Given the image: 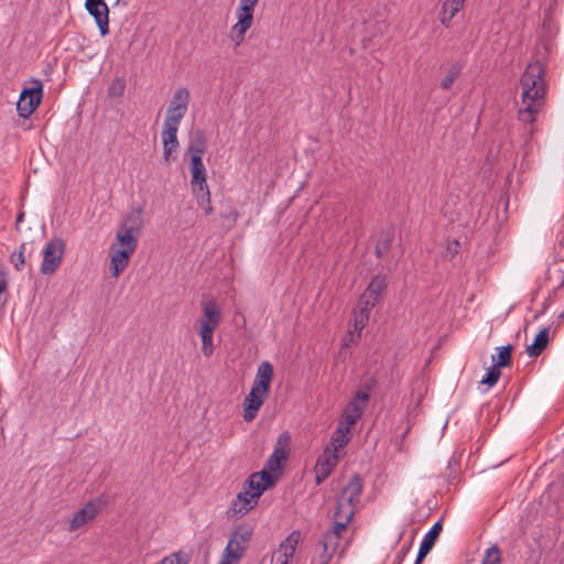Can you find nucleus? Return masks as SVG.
<instances>
[{
	"label": "nucleus",
	"instance_id": "ea45409f",
	"mask_svg": "<svg viewBox=\"0 0 564 564\" xmlns=\"http://www.w3.org/2000/svg\"><path fill=\"white\" fill-rule=\"evenodd\" d=\"M459 242L456 240L448 241L446 246V254L449 257L455 256L458 252Z\"/></svg>",
	"mask_w": 564,
	"mask_h": 564
},
{
	"label": "nucleus",
	"instance_id": "de8ad7c7",
	"mask_svg": "<svg viewBox=\"0 0 564 564\" xmlns=\"http://www.w3.org/2000/svg\"><path fill=\"white\" fill-rule=\"evenodd\" d=\"M23 219H24V214H23V213H21V214H19V215H18L17 223H18V224H19V223H22V221H23Z\"/></svg>",
	"mask_w": 564,
	"mask_h": 564
},
{
	"label": "nucleus",
	"instance_id": "58836bf2",
	"mask_svg": "<svg viewBox=\"0 0 564 564\" xmlns=\"http://www.w3.org/2000/svg\"><path fill=\"white\" fill-rule=\"evenodd\" d=\"M123 89H124V82L123 79H120V78H117L116 80L112 82L110 88H109V94L111 96H121L122 93H123Z\"/></svg>",
	"mask_w": 564,
	"mask_h": 564
},
{
	"label": "nucleus",
	"instance_id": "6ab92c4d",
	"mask_svg": "<svg viewBox=\"0 0 564 564\" xmlns=\"http://www.w3.org/2000/svg\"><path fill=\"white\" fill-rule=\"evenodd\" d=\"M177 124H166L163 122L162 130V144H163V158L165 162H170L172 153L178 148L180 143L177 140Z\"/></svg>",
	"mask_w": 564,
	"mask_h": 564
},
{
	"label": "nucleus",
	"instance_id": "49530a36",
	"mask_svg": "<svg viewBox=\"0 0 564 564\" xmlns=\"http://www.w3.org/2000/svg\"><path fill=\"white\" fill-rule=\"evenodd\" d=\"M90 0H86V3H89ZM91 3H99V4H106L105 0H91Z\"/></svg>",
	"mask_w": 564,
	"mask_h": 564
},
{
	"label": "nucleus",
	"instance_id": "79ce46f5",
	"mask_svg": "<svg viewBox=\"0 0 564 564\" xmlns=\"http://www.w3.org/2000/svg\"><path fill=\"white\" fill-rule=\"evenodd\" d=\"M410 549H411V543H409L408 545H404V546L401 547V550L398 552L397 557H395L397 564H401L402 563L404 557L410 552Z\"/></svg>",
	"mask_w": 564,
	"mask_h": 564
},
{
	"label": "nucleus",
	"instance_id": "2f4dec72",
	"mask_svg": "<svg viewBox=\"0 0 564 564\" xmlns=\"http://www.w3.org/2000/svg\"><path fill=\"white\" fill-rule=\"evenodd\" d=\"M360 417L361 414L358 413L352 406L346 405L338 423L351 429Z\"/></svg>",
	"mask_w": 564,
	"mask_h": 564
},
{
	"label": "nucleus",
	"instance_id": "20e7f679",
	"mask_svg": "<svg viewBox=\"0 0 564 564\" xmlns=\"http://www.w3.org/2000/svg\"><path fill=\"white\" fill-rule=\"evenodd\" d=\"M221 322V311L215 300L202 303V315L196 322L197 334L202 340V354L210 357L214 352V333Z\"/></svg>",
	"mask_w": 564,
	"mask_h": 564
},
{
	"label": "nucleus",
	"instance_id": "9b49d317",
	"mask_svg": "<svg viewBox=\"0 0 564 564\" xmlns=\"http://www.w3.org/2000/svg\"><path fill=\"white\" fill-rule=\"evenodd\" d=\"M301 541L302 532L293 530L272 553L270 564H290Z\"/></svg>",
	"mask_w": 564,
	"mask_h": 564
},
{
	"label": "nucleus",
	"instance_id": "0eeeda50",
	"mask_svg": "<svg viewBox=\"0 0 564 564\" xmlns=\"http://www.w3.org/2000/svg\"><path fill=\"white\" fill-rule=\"evenodd\" d=\"M30 86L25 87L21 94L20 99L17 104V110L20 117H30L35 109L39 107L43 97V84L40 79L32 78Z\"/></svg>",
	"mask_w": 564,
	"mask_h": 564
},
{
	"label": "nucleus",
	"instance_id": "4c0bfd02",
	"mask_svg": "<svg viewBox=\"0 0 564 564\" xmlns=\"http://www.w3.org/2000/svg\"><path fill=\"white\" fill-rule=\"evenodd\" d=\"M24 250H25V245L22 243L20 246L19 250L12 253V257H11L12 262L14 263V267L18 270H21L25 263Z\"/></svg>",
	"mask_w": 564,
	"mask_h": 564
},
{
	"label": "nucleus",
	"instance_id": "dca6fc26",
	"mask_svg": "<svg viewBox=\"0 0 564 564\" xmlns=\"http://www.w3.org/2000/svg\"><path fill=\"white\" fill-rule=\"evenodd\" d=\"M259 498L260 496H236L227 510L228 518H242L258 505Z\"/></svg>",
	"mask_w": 564,
	"mask_h": 564
},
{
	"label": "nucleus",
	"instance_id": "a18cd8bd",
	"mask_svg": "<svg viewBox=\"0 0 564 564\" xmlns=\"http://www.w3.org/2000/svg\"><path fill=\"white\" fill-rule=\"evenodd\" d=\"M426 555H427V553H422V551L419 550V553H417L414 564H422V562Z\"/></svg>",
	"mask_w": 564,
	"mask_h": 564
},
{
	"label": "nucleus",
	"instance_id": "f257e3e1",
	"mask_svg": "<svg viewBox=\"0 0 564 564\" xmlns=\"http://www.w3.org/2000/svg\"><path fill=\"white\" fill-rule=\"evenodd\" d=\"M521 102L518 119L523 123H533L545 104L544 68L539 62L527 66L521 77Z\"/></svg>",
	"mask_w": 564,
	"mask_h": 564
},
{
	"label": "nucleus",
	"instance_id": "e433bc0d",
	"mask_svg": "<svg viewBox=\"0 0 564 564\" xmlns=\"http://www.w3.org/2000/svg\"><path fill=\"white\" fill-rule=\"evenodd\" d=\"M349 522H346L345 520H335L334 519V525L330 530L325 532L324 534H332L335 533L336 535V542L339 544L340 535L343 531L346 530Z\"/></svg>",
	"mask_w": 564,
	"mask_h": 564
},
{
	"label": "nucleus",
	"instance_id": "09e8293b",
	"mask_svg": "<svg viewBox=\"0 0 564 564\" xmlns=\"http://www.w3.org/2000/svg\"><path fill=\"white\" fill-rule=\"evenodd\" d=\"M463 2H465V0H462Z\"/></svg>",
	"mask_w": 564,
	"mask_h": 564
},
{
	"label": "nucleus",
	"instance_id": "c85d7f7f",
	"mask_svg": "<svg viewBox=\"0 0 564 564\" xmlns=\"http://www.w3.org/2000/svg\"><path fill=\"white\" fill-rule=\"evenodd\" d=\"M369 393L367 391H358L355 397L348 402L347 406H352L361 415L369 401Z\"/></svg>",
	"mask_w": 564,
	"mask_h": 564
},
{
	"label": "nucleus",
	"instance_id": "39448f33",
	"mask_svg": "<svg viewBox=\"0 0 564 564\" xmlns=\"http://www.w3.org/2000/svg\"><path fill=\"white\" fill-rule=\"evenodd\" d=\"M252 534V527L245 523L238 524L230 534L224 550V555L218 564H238L248 547Z\"/></svg>",
	"mask_w": 564,
	"mask_h": 564
},
{
	"label": "nucleus",
	"instance_id": "a878e982",
	"mask_svg": "<svg viewBox=\"0 0 564 564\" xmlns=\"http://www.w3.org/2000/svg\"><path fill=\"white\" fill-rule=\"evenodd\" d=\"M187 152L189 153V158L203 159L206 152V137L202 130L195 131L188 143Z\"/></svg>",
	"mask_w": 564,
	"mask_h": 564
},
{
	"label": "nucleus",
	"instance_id": "1a4fd4ad",
	"mask_svg": "<svg viewBox=\"0 0 564 564\" xmlns=\"http://www.w3.org/2000/svg\"><path fill=\"white\" fill-rule=\"evenodd\" d=\"M65 242L62 238L55 237L51 239L44 247L43 261L41 272L43 274H52L56 271L63 260Z\"/></svg>",
	"mask_w": 564,
	"mask_h": 564
},
{
	"label": "nucleus",
	"instance_id": "423d86ee",
	"mask_svg": "<svg viewBox=\"0 0 564 564\" xmlns=\"http://www.w3.org/2000/svg\"><path fill=\"white\" fill-rule=\"evenodd\" d=\"M259 0H239L235 11L237 22L231 26L229 37L235 47L245 41L247 31L252 26L254 7Z\"/></svg>",
	"mask_w": 564,
	"mask_h": 564
},
{
	"label": "nucleus",
	"instance_id": "4be33fe9",
	"mask_svg": "<svg viewBox=\"0 0 564 564\" xmlns=\"http://www.w3.org/2000/svg\"><path fill=\"white\" fill-rule=\"evenodd\" d=\"M354 498L355 496H340L334 513L335 520H345L346 522L351 521L355 514Z\"/></svg>",
	"mask_w": 564,
	"mask_h": 564
},
{
	"label": "nucleus",
	"instance_id": "9d476101",
	"mask_svg": "<svg viewBox=\"0 0 564 564\" xmlns=\"http://www.w3.org/2000/svg\"><path fill=\"white\" fill-rule=\"evenodd\" d=\"M106 503L107 501L101 497H96L86 502L70 519L68 530L76 531L94 521L105 508Z\"/></svg>",
	"mask_w": 564,
	"mask_h": 564
},
{
	"label": "nucleus",
	"instance_id": "f8f14e48",
	"mask_svg": "<svg viewBox=\"0 0 564 564\" xmlns=\"http://www.w3.org/2000/svg\"><path fill=\"white\" fill-rule=\"evenodd\" d=\"M375 306H368L367 303H362L359 299L357 307L352 312L351 324L352 327L348 330V337L345 339V345L356 343L361 335V330L366 327L369 322L370 313Z\"/></svg>",
	"mask_w": 564,
	"mask_h": 564
},
{
	"label": "nucleus",
	"instance_id": "473e14b6",
	"mask_svg": "<svg viewBox=\"0 0 564 564\" xmlns=\"http://www.w3.org/2000/svg\"><path fill=\"white\" fill-rule=\"evenodd\" d=\"M501 551L497 545H491L485 551L481 564H500Z\"/></svg>",
	"mask_w": 564,
	"mask_h": 564
},
{
	"label": "nucleus",
	"instance_id": "393cba45",
	"mask_svg": "<svg viewBox=\"0 0 564 564\" xmlns=\"http://www.w3.org/2000/svg\"><path fill=\"white\" fill-rule=\"evenodd\" d=\"M350 430V427L338 423L328 445L341 452L351 440Z\"/></svg>",
	"mask_w": 564,
	"mask_h": 564
},
{
	"label": "nucleus",
	"instance_id": "b1692460",
	"mask_svg": "<svg viewBox=\"0 0 564 564\" xmlns=\"http://www.w3.org/2000/svg\"><path fill=\"white\" fill-rule=\"evenodd\" d=\"M464 4L465 2L462 0H445L440 17L441 23L448 26L453 18L464 8Z\"/></svg>",
	"mask_w": 564,
	"mask_h": 564
},
{
	"label": "nucleus",
	"instance_id": "f3484780",
	"mask_svg": "<svg viewBox=\"0 0 564 564\" xmlns=\"http://www.w3.org/2000/svg\"><path fill=\"white\" fill-rule=\"evenodd\" d=\"M386 286L387 278L383 275H376L372 278L366 291L359 299L362 303H367L368 306H376Z\"/></svg>",
	"mask_w": 564,
	"mask_h": 564
},
{
	"label": "nucleus",
	"instance_id": "6e6552de",
	"mask_svg": "<svg viewBox=\"0 0 564 564\" xmlns=\"http://www.w3.org/2000/svg\"><path fill=\"white\" fill-rule=\"evenodd\" d=\"M189 97V91L185 87H180L174 91L166 109L164 123L180 126L187 112Z\"/></svg>",
	"mask_w": 564,
	"mask_h": 564
},
{
	"label": "nucleus",
	"instance_id": "f704fd0d",
	"mask_svg": "<svg viewBox=\"0 0 564 564\" xmlns=\"http://www.w3.org/2000/svg\"><path fill=\"white\" fill-rule=\"evenodd\" d=\"M459 73L460 69L457 66H453L451 69H448L447 74L442 79V88L449 89L453 86L454 82L458 78Z\"/></svg>",
	"mask_w": 564,
	"mask_h": 564
},
{
	"label": "nucleus",
	"instance_id": "7c9ffc66",
	"mask_svg": "<svg viewBox=\"0 0 564 564\" xmlns=\"http://www.w3.org/2000/svg\"><path fill=\"white\" fill-rule=\"evenodd\" d=\"M191 556L184 551L174 552L167 556H164L160 562L155 564H188Z\"/></svg>",
	"mask_w": 564,
	"mask_h": 564
},
{
	"label": "nucleus",
	"instance_id": "a211bd4d",
	"mask_svg": "<svg viewBox=\"0 0 564 564\" xmlns=\"http://www.w3.org/2000/svg\"><path fill=\"white\" fill-rule=\"evenodd\" d=\"M189 172L192 192L203 191L205 187H208L203 159L189 158Z\"/></svg>",
	"mask_w": 564,
	"mask_h": 564
},
{
	"label": "nucleus",
	"instance_id": "a19ab883",
	"mask_svg": "<svg viewBox=\"0 0 564 564\" xmlns=\"http://www.w3.org/2000/svg\"><path fill=\"white\" fill-rule=\"evenodd\" d=\"M389 249V240H383L379 242L376 247V253L379 258H381Z\"/></svg>",
	"mask_w": 564,
	"mask_h": 564
},
{
	"label": "nucleus",
	"instance_id": "7ed1b4c3",
	"mask_svg": "<svg viewBox=\"0 0 564 564\" xmlns=\"http://www.w3.org/2000/svg\"><path fill=\"white\" fill-rule=\"evenodd\" d=\"M291 435L289 432H282L276 441L273 453L265 463L264 468L252 474L247 484L254 494H262L270 489L280 478L283 464L288 459L290 452Z\"/></svg>",
	"mask_w": 564,
	"mask_h": 564
},
{
	"label": "nucleus",
	"instance_id": "37998d69",
	"mask_svg": "<svg viewBox=\"0 0 564 564\" xmlns=\"http://www.w3.org/2000/svg\"><path fill=\"white\" fill-rule=\"evenodd\" d=\"M448 468L453 471V473H456L459 468V463L458 460L453 456L451 457V459L448 460Z\"/></svg>",
	"mask_w": 564,
	"mask_h": 564
},
{
	"label": "nucleus",
	"instance_id": "4468645a",
	"mask_svg": "<svg viewBox=\"0 0 564 564\" xmlns=\"http://www.w3.org/2000/svg\"><path fill=\"white\" fill-rule=\"evenodd\" d=\"M269 393L261 392L260 390L251 387L250 392L243 400V420L246 422H251L257 417L258 412L263 405Z\"/></svg>",
	"mask_w": 564,
	"mask_h": 564
},
{
	"label": "nucleus",
	"instance_id": "412c9836",
	"mask_svg": "<svg viewBox=\"0 0 564 564\" xmlns=\"http://www.w3.org/2000/svg\"><path fill=\"white\" fill-rule=\"evenodd\" d=\"M85 7L90 15L94 17L100 34L105 36L109 32V9L107 4L99 3H85Z\"/></svg>",
	"mask_w": 564,
	"mask_h": 564
},
{
	"label": "nucleus",
	"instance_id": "f03ea898",
	"mask_svg": "<svg viewBox=\"0 0 564 564\" xmlns=\"http://www.w3.org/2000/svg\"><path fill=\"white\" fill-rule=\"evenodd\" d=\"M143 226L140 210L127 215L116 232V240L110 246V273L117 278L129 264L138 247V238Z\"/></svg>",
	"mask_w": 564,
	"mask_h": 564
},
{
	"label": "nucleus",
	"instance_id": "72a5a7b5",
	"mask_svg": "<svg viewBox=\"0 0 564 564\" xmlns=\"http://www.w3.org/2000/svg\"><path fill=\"white\" fill-rule=\"evenodd\" d=\"M500 378V370L496 366L488 368L486 375L481 379L480 383L486 384L489 388L494 387Z\"/></svg>",
	"mask_w": 564,
	"mask_h": 564
},
{
	"label": "nucleus",
	"instance_id": "5701e85b",
	"mask_svg": "<svg viewBox=\"0 0 564 564\" xmlns=\"http://www.w3.org/2000/svg\"><path fill=\"white\" fill-rule=\"evenodd\" d=\"M550 340V327H543L535 336L534 341L527 347L530 357H538L546 348Z\"/></svg>",
	"mask_w": 564,
	"mask_h": 564
},
{
	"label": "nucleus",
	"instance_id": "bb28decb",
	"mask_svg": "<svg viewBox=\"0 0 564 564\" xmlns=\"http://www.w3.org/2000/svg\"><path fill=\"white\" fill-rule=\"evenodd\" d=\"M441 531L442 523L438 521L434 523L430 531L424 535L419 550L422 551V553L429 554L432 547L434 546L435 541L438 538Z\"/></svg>",
	"mask_w": 564,
	"mask_h": 564
},
{
	"label": "nucleus",
	"instance_id": "2eb2a0df",
	"mask_svg": "<svg viewBox=\"0 0 564 564\" xmlns=\"http://www.w3.org/2000/svg\"><path fill=\"white\" fill-rule=\"evenodd\" d=\"M337 547L338 543L336 542L335 533L324 534L322 541L316 547L315 555L313 557V563L329 564Z\"/></svg>",
	"mask_w": 564,
	"mask_h": 564
},
{
	"label": "nucleus",
	"instance_id": "aec40b11",
	"mask_svg": "<svg viewBox=\"0 0 564 564\" xmlns=\"http://www.w3.org/2000/svg\"><path fill=\"white\" fill-rule=\"evenodd\" d=\"M272 379L273 367L268 360H263L257 368L256 378L251 387L261 392L269 393Z\"/></svg>",
	"mask_w": 564,
	"mask_h": 564
},
{
	"label": "nucleus",
	"instance_id": "ddd939ff",
	"mask_svg": "<svg viewBox=\"0 0 564 564\" xmlns=\"http://www.w3.org/2000/svg\"><path fill=\"white\" fill-rule=\"evenodd\" d=\"M340 453V451L329 445L325 447L323 454L319 456L315 465L317 482L323 481L332 473L333 468L337 465L339 460Z\"/></svg>",
	"mask_w": 564,
	"mask_h": 564
},
{
	"label": "nucleus",
	"instance_id": "cd10ccee",
	"mask_svg": "<svg viewBox=\"0 0 564 564\" xmlns=\"http://www.w3.org/2000/svg\"><path fill=\"white\" fill-rule=\"evenodd\" d=\"M497 355L492 356V366H496V368L500 367H507L511 361V350L512 346H500L497 347Z\"/></svg>",
	"mask_w": 564,
	"mask_h": 564
},
{
	"label": "nucleus",
	"instance_id": "c756f323",
	"mask_svg": "<svg viewBox=\"0 0 564 564\" xmlns=\"http://www.w3.org/2000/svg\"><path fill=\"white\" fill-rule=\"evenodd\" d=\"M193 194L196 197L198 206L204 209L205 215H210L213 213V207L210 205L209 188L205 187V189L193 192Z\"/></svg>",
	"mask_w": 564,
	"mask_h": 564
},
{
	"label": "nucleus",
	"instance_id": "c03bdc74",
	"mask_svg": "<svg viewBox=\"0 0 564 564\" xmlns=\"http://www.w3.org/2000/svg\"><path fill=\"white\" fill-rule=\"evenodd\" d=\"M7 288H8V282L6 280V276L2 273H0V295L3 292H6Z\"/></svg>",
	"mask_w": 564,
	"mask_h": 564
},
{
	"label": "nucleus",
	"instance_id": "c9c22d12",
	"mask_svg": "<svg viewBox=\"0 0 564 564\" xmlns=\"http://www.w3.org/2000/svg\"><path fill=\"white\" fill-rule=\"evenodd\" d=\"M361 490V479L358 475H354L347 486L344 488L343 494H360Z\"/></svg>",
	"mask_w": 564,
	"mask_h": 564
}]
</instances>
